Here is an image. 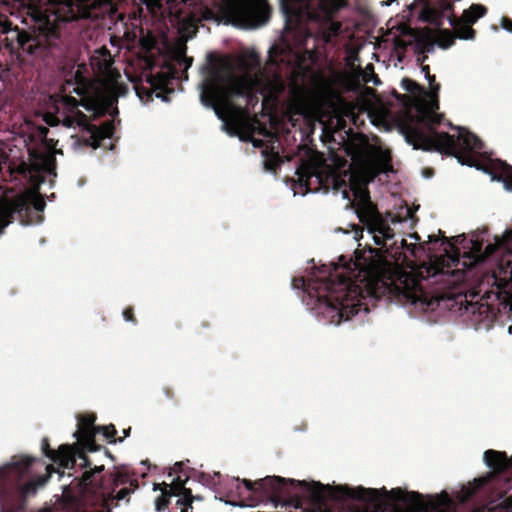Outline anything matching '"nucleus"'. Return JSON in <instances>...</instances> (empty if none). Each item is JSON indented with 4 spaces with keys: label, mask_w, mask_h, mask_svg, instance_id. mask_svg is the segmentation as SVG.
I'll use <instances>...</instances> for the list:
<instances>
[{
    "label": "nucleus",
    "mask_w": 512,
    "mask_h": 512,
    "mask_svg": "<svg viewBox=\"0 0 512 512\" xmlns=\"http://www.w3.org/2000/svg\"><path fill=\"white\" fill-rule=\"evenodd\" d=\"M237 481L244 485L253 504L271 502L275 507H293L301 512H328L329 501L347 505L351 512H449V494L445 491L424 497L401 488L387 491L385 487L330 486L281 476Z\"/></svg>",
    "instance_id": "1"
},
{
    "label": "nucleus",
    "mask_w": 512,
    "mask_h": 512,
    "mask_svg": "<svg viewBox=\"0 0 512 512\" xmlns=\"http://www.w3.org/2000/svg\"><path fill=\"white\" fill-rule=\"evenodd\" d=\"M354 269L331 273L323 279L295 277L294 288H301L331 314L337 324L356 315L361 300L386 298L390 301L409 302L429 308L432 304L424 294L421 284L415 279H405L397 284L387 262L377 249L370 248L368 256L356 257Z\"/></svg>",
    "instance_id": "2"
},
{
    "label": "nucleus",
    "mask_w": 512,
    "mask_h": 512,
    "mask_svg": "<svg viewBox=\"0 0 512 512\" xmlns=\"http://www.w3.org/2000/svg\"><path fill=\"white\" fill-rule=\"evenodd\" d=\"M41 450L48 459L62 468H73L77 460H81V468H90L79 479L85 502L91 506L89 512H111L119 505V501L129 503L130 495L139 488L138 480L123 468H115L108 477L102 475L99 485H94L96 474L102 473L105 466L100 464L92 468L91 460L76 445L62 444L54 450L50 446L49 438L44 437Z\"/></svg>",
    "instance_id": "3"
},
{
    "label": "nucleus",
    "mask_w": 512,
    "mask_h": 512,
    "mask_svg": "<svg viewBox=\"0 0 512 512\" xmlns=\"http://www.w3.org/2000/svg\"><path fill=\"white\" fill-rule=\"evenodd\" d=\"M444 115L433 110L421 109L416 115L407 114L400 124L406 142L415 150L438 152L457 158L462 165L477 166L473 153L480 152L484 144L479 137L458 127V135L439 132Z\"/></svg>",
    "instance_id": "4"
},
{
    "label": "nucleus",
    "mask_w": 512,
    "mask_h": 512,
    "mask_svg": "<svg viewBox=\"0 0 512 512\" xmlns=\"http://www.w3.org/2000/svg\"><path fill=\"white\" fill-rule=\"evenodd\" d=\"M33 24L29 30H21L6 20L3 33L11 34L6 37V47L10 50L20 49L34 59L55 61L66 53V43L62 35V19L56 13L36 11L32 16Z\"/></svg>",
    "instance_id": "5"
},
{
    "label": "nucleus",
    "mask_w": 512,
    "mask_h": 512,
    "mask_svg": "<svg viewBox=\"0 0 512 512\" xmlns=\"http://www.w3.org/2000/svg\"><path fill=\"white\" fill-rule=\"evenodd\" d=\"M208 63L203 67L205 79L202 84L201 102L214 110L217 117L225 121L232 108L231 97L253 96L254 83L247 76H236L231 62L214 53L207 55Z\"/></svg>",
    "instance_id": "6"
},
{
    "label": "nucleus",
    "mask_w": 512,
    "mask_h": 512,
    "mask_svg": "<svg viewBox=\"0 0 512 512\" xmlns=\"http://www.w3.org/2000/svg\"><path fill=\"white\" fill-rule=\"evenodd\" d=\"M35 457L14 456L10 463L0 467V512H20L27 504V499L42 488L55 471L47 465L46 475L30 478Z\"/></svg>",
    "instance_id": "7"
},
{
    "label": "nucleus",
    "mask_w": 512,
    "mask_h": 512,
    "mask_svg": "<svg viewBox=\"0 0 512 512\" xmlns=\"http://www.w3.org/2000/svg\"><path fill=\"white\" fill-rule=\"evenodd\" d=\"M79 106L93 112L94 118L101 117L106 112L105 108L98 106L94 101L85 98L77 100L71 95H64L56 108L57 115H45L44 120L51 126L57 125L59 122H62L63 126L67 128L79 126L82 131L79 142L82 141L86 146L96 149L100 147L104 139L112 138L115 131L114 123L108 120L102 125L96 126L90 122L86 114L79 110Z\"/></svg>",
    "instance_id": "8"
},
{
    "label": "nucleus",
    "mask_w": 512,
    "mask_h": 512,
    "mask_svg": "<svg viewBox=\"0 0 512 512\" xmlns=\"http://www.w3.org/2000/svg\"><path fill=\"white\" fill-rule=\"evenodd\" d=\"M483 458L485 464L493 470V473H488L487 476L484 477L475 478L472 482L462 486L461 490L456 495L460 503L468 502L479 490L489 484L495 477V474H501L512 468V457L508 458L505 452L489 449L484 452ZM502 480H504V483L500 487V497H503V495L512 490V477H500L498 479L499 482ZM474 512H512V493L500 503L475 510Z\"/></svg>",
    "instance_id": "9"
},
{
    "label": "nucleus",
    "mask_w": 512,
    "mask_h": 512,
    "mask_svg": "<svg viewBox=\"0 0 512 512\" xmlns=\"http://www.w3.org/2000/svg\"><path fill=\"white\" fill-rule=\"evenodd\" d=\"M225 10L232 23L243 28L264 25L271 15L266 0H226Z\"/></svg>",
    "instance_id": "10"
},
{
    "label": "nucleus",
    "mask_w": 512,
    "mask_h": 512,
    "mask_svg": "<svg viewBox=\"0 0 512 512\" xmlns=\"http://www.w3.org/2000/svg\"><path fill=\"white\" fill-rule=\"evenodd\" d=\"M188 481V475L186 479L173 478L170 484L163 483L164 488L162 493L155 500V508L157 512H164L172 505V499L176 498L174 505L169 509V512H188L189 509H193L192 503L194 499L202 500L201 496H193L192 491L185 487Z\"/></svg>",
    "instance_id": "11"
},
{
    "label": "nucleus",
    "mask_w": 512,
    "mask_h": 512,
    "mask_svg": "<svg viewBox=\"0 0 512 512\" xmlns=\"http://www.w3.org/2000/svg\"><path fill=\"white\" fill-rule=\"evenodd\" d=\"M31 204L25 196L0 202V235L16 218L21 224L30 223Z\"/></svg>",
    "instance_id": "12"
},
{
    "label": "nucleus",
    "mask_w": 512,
    "mask_h": 512,
    "mask_svg": "<svg viewBox=\"0 0 512 512\" xmlns=\"http://www.w3.org/2000/svg\"><path fill=\"white\" fill-rule=\"evenodd\" d=\"M96 416L91 415H80L78 416V429L74 433L78 443L75 444L78 448L82 447L81 451L86 452H97L102 448L101 445L97 444L95 437L99 434L98 426L95 425Z\"/></svg>",
    "instance_id": "13"
},
{
    "label": "nucleus",
    "mask_w": 512,
    "mask_h": 512,
    "mask_svg": "<svg viewBox=\"0 0 512 512\" xmlns=\"http://www.w3.org/2000/svg\"><path fill=\"white\" fill-rule=\"evenodd\" d=\"M311 0H281L280 8L285 19L286 29L302 25L309 14Z\"/></svg>",
    "instance_id": "14"
},
{
    "label": "nucleus",
    "mask_w": 512,
    "mask_h": 512,
    "mask_svg": "<svg viewBox=\"0 0 512 512\" xmlns=\"http://www.w3.org/2000/svg\"><path fill=\"white\" fill-rule=\"evenodd\" d=\"M357 197L356 213L368 231L382 218L375 204L372 203L367 189L355 191Z\"/></svg>",
    "instance_id": "15"
},
{
    "label": "nucleus",
    "mask_w": 512,
    "mask_h": 512,
    "mask_svg": "<svg viewBox=\"0 0 512 512\" xmlns=\"http://www.w3.org/2000/svg\"><path fill=\"white\" fill-rule=\"evenodd\" d=\"M164 68L166 69L165 71H160L147 77L151 92L155 93L157 97L163 98V93L168 91V87L172 80L178 75V69L174 63L166 61Z\"/></svg>",
    "instance_id": "16"
},
{
    "label": "nucleus",
    "mask_w": 512,
    "mask_h": 512,
    "mask_svg": "<svg viewBox=\"0 0 512 512\" xmlns=\"http://www.w3.org/2000/svg\"><path fill=\"white\" fill-rule=\"evenodd\" d=\"M90 65L95 74L103 78L114 77V59L106 46L96 49L90 56Z\"/></svg>",
    "instance_id": "17"
},
{
    "label": "nucleus",
    "mask_w": 512,
    "mask_h": 512,
    "mask_svg": "<svg viewBox=\"0 0 512 512\" xmlns=\"http://www.w3.org/2000/svg\"><path fill=\"white\" fill-rule=\"evenodd\" d=\"M393 170L391 156L382 155L367 166V172L371 180H374L381 173H388Z\"/></svg>",
    "instance_id": "18"
},
{
    "label": "nucleus",
    "mask_w": 512,
    "mask_h": 512,
    "mask_svg": "<svg viewBox=\"0 0 512 512\" xmlns=\"http://www.w3.org/2000/svg\"><path fill=\"white\" fill-rule=\"evenodd\" d=\"M374 234L375 244L385 245V239H391L394 236L393 229L385 222L383 218L379 220L370 230Z\"/></svg>",
    "instance_id": "19"
},
{
    "label": "nucleus",
    "mask_w": 512,
    "mask_h": 512,
    "mask_svg": "<svg viewBox=\"0 0 512 512\" xmlns=\"http://www.w3.org/2000/svg\"><path fill=\"white\" fill-rule=\"evenodd\" d=\"M84 11L83 17L90 16L89 10L111 11L115 8V0H79Z\"/></svg>",
    "instance_id": "20"
},
{
    "label": "nucleus",
    "mask_w": 512,
    "mask_h": 512,
    "mask_svg": "<svg viewBox=\"0 0 512 512\" xmlns=\"http://www.w3.org/2000/svg\"><path fill=\"white\" fill-rule=\"evenodd\" d=\"M492 179L502 182L506 190L512 191V166L500 161L492 173Z\"/></svg>",
    "instance_id": "21"
},
{
    "label": "nucleus",
    "mask_w": 512,
    "mask_h": 512,
    "mask_svg": "<svg viewBox=\"0 0 512 512\" xmlns=\"http://www.w3.org/2000/svg\"><path fill=\"white\" fill-rule=\"evenodd\" d=\"M450 25L454 27L456 36L460 39H473L475 30L471 27L472 24L464 22L463 19H459L454 15L449 17Z\"/></svg>",
    "instance_id": "22"
},
{
    "label": "nucleus",
    "mask_w": 512,
    "mask_h": 512,
    "mask_svg": "<svg viewBox=\"0 0 512 512\" xmlns=\"http://www.w3.org/2000/svg\"><path fill=\"white\" fill-rule=\"evenodd\" d=\"M487 13V8L481 4H472L469 9L465 10L462 15L464 22L474 24L477 20Z\"/></svg>",
    "instance_id": "23"
},
{
    "label": "nucleus",
    "mask_w": 512,
    "mask_h": 512,
    "mask_svg": "<svg viewBox=\"0 0 512 512\" xmlns=\"http://www.w3.org/2000/svg\"><path fill=\"white\" fill-rule=\"evenodd\" d=\"M469 244V251L464 253L465 256L476 263L483 262V240L478 237L472 238Z\"/></svg>",
    "instance_id": "24"
},
{
    "label": "nucleus",
    "mask_w": 512,
    "mask_h": 512,
    "mask_svg": "<svg viewBox=\"0 0 512 512\" xmlns=\"http://www.w3.org/2000/svg\"><path fill=\"white\" fill-rule=\"evenodd\" d=\"M437 43L439 47L447 49L454 45L455 35L449 29H439L437 34Z\"/></svg>",
    "instance_id": "25"
},
{
    "label": "nucleus",
    "mask_w": 512,
    "mask_h": 512,
    "mask_svg": "<svg viewBox=\"0 0 512 512\" xmlns=\"http://www.w3.org/2000/svg\"><path fill=\"white\" fill-rule=\"evenodd\" d=\"M196 473L194 469H186L185 463L183 461L176 462L171 468L169 472V476L175 475L174 478H178L181 476V479H186V475H188V479L192 477V474Z\"/></svg>",
    "instance_id": "26"
},
{
    "label": "nucleus",
    "mask_w": 512,
    "mask_h": 512,
    "mask_svg": "<svg viewBox=\"0 0 512 512\" xmlns=\"http://www.w3.org/2000/svg\"><path fill=\"white\" fill-rule=\"evenodd\" d=\"M500 272L503 273L504 276L500 277V278L495 276L494 281L500 290H504L507 287L508 283L510 281H512V264H511V262L508 261L506 268H500Z\"/></svg>",
    "instance_id": "27"
},
{
    "label": "nucleus",
    "mask_w": 512,
    "mask_h": 512,
    "mask_svg": "<svg viewBox=\"0 0 512 512\" xmlns=\"http://www.w3.org/2000/svg\"><path fill=\"white\" fill-rule=\"evenodd\" d=\"M99 433H101L109 443L122 442L123 438H116L117 430L113 424H109L106 426H98Z\"/></svg>",
    "instance_id": "28"
},
{
    "label": "nucleus",
    "mask_w": 512,
    "mask_h": 512,
    "mask_svg": "<svg viewBox=\"0 0 512 512\" xmlns=\"http://www.w3.org/2000/svg\"><path fill=\"white\" fill-rule=\"evenodd\" d=\"M439 235L441 236L442 244H447L451 247L452 250H454L455 253H459L458 249L456 248L457 244H461L462 242L466 241V238L464 235H458L453 236L451 238H448L444 235V233L439 230Z\"/></svg>",
    "instance_id": "29"
},
{
    "label": "nucleus",
    "mask_w": 512,
    "mask_h": 512,
    "mask_svg": "<svg viewBox=\"0 0 512 512\" xmlns=\"http://www.w3.org/2000/svg\"><path fill=\"white\" fill-rule=\"evenodd\" d=\"M173 58H174V61L176 62V64L179 66V68H184L185 70H187L189 67H191V65L193 63V58L188 57L185 54L184 50L177 51L174 54Z\"/></svg>",
    "instance_id": "30"
},
{
    "label": "nucleus",
    "mask_w": 512,
    "mask_h": 512,
    "mask_svg": "<svg viewBox=\"0 0 512 512\" xmlns=\"http://www.w3.org/2000/svg\"><path fill=\"white\" fill-rule=\"evenodd\" d=\"M140 45L146 52H152L157 48V40L152 35H147L140 39Z\"/></svg>",
    "instance_id": "31"
},
{
    "label": "nucleus",
    "mask_w": 512,
    "mask_h": 512,
    "mask_svg": "<svg viewBox=\"0 0 512 512\" xmlns=\"http://www.w3.org/2000/svg\"><path fill=\"white\" fill-rule=\"evenodd\" d=\"M402 87L410 93H419L422 91V87L412 79L404 78L402 80Z\"/></svg>",
    "instance_id": "32"
},
{
    "label": "nucleus",
    "mask_w": 512,
    "mask_h": 512,
    "mask_svg": "<svg viewBox=\"0 0 512 512\" xmlns=\"http://www.w3.org/2000/svg\"><path fill=\"white\" fill-rule=\"evenodd\" d=\"M279 164L278 153H273L270 157L266 158L264 162L265 169L268 171H275Z\"/></svg>",
    "instance_id": "33"
},
{
    "label": "nucleus",
    "mask_w": 512,
    "mask_h": 512,
    "mask_svg": "<svg viewBox=\"0 0 512 512\" xmlns=\"http://www.w3.org/2000/svg\"><path fill=\"white\" fill-rule=\"evenodd\" d=\"M214 477H220V473H215L214 476L201 472L198 474V481L203 485L210 486L215 484Z\"/></svg>",
    "instance_id": "34"
},
{
    "label": "nucleus",
    "mask_w": 512,
    "mask_h": 512,
    "mask_svg": "<svg viewBox=\"0 0 512 512\" xmlns=\"http://www.w3.org/2000/svg\"><path fill=\"white\" fill-rule=\"evenodd\" d=\"M426 79L428 80L429 82V85H430V88H431V92L432 94L437 97L438 96V92L440 90V84L436 83V77L435 75H432V74H429L427 76H425Z\"/></svg>",
    "instance_id": "35"
},
{
    "label": "nucleus",
    "mask_w": 512,
    "mask_h": 512,
    "mask_svg": "<svg viewBox=\"0 0 512 512\" xmlns=\"http://www.w3.org/2000/svg\"><path fill=\"white\" fill-rule=\"evenodd\" d=\"M123 317L126 321L137 324V319L134 315V308L132 306H128L124 309Z\"/></svg>",
    "instance_id": "36"
},
{
    "label": "nucleus",
    "mask_w": 512,
    "mask_h": 512,
    "mask_svg": "<svg viewBox=\"0 0 512 512\" xmlns=\"http://www.w3.org/2000/svg\"><path fill=\"white\" fill-rule=\"evenodd\" d=\"M298 175H299L300 185L305 186L308 190H310L309 180L312 177V175L309 174L308 172H304V171H300V170H298Z\"/></svg>",
    "instance_id": "37"
},
{
    "label": "nucleus",
    "mask_w": 512,
    "mask_h": 512,
    "mask_svg": "<svg viewBox=\"0 0 512 512\" xmlns=\"http://www.w3.org/2000/svg\"><path fill=\"white\" fill-rule=\"evenodd\" d=\"M347 6V0H331L330 9L332 12H337Z\"/></svg>",
    "instance_id": "38"
},
{
    "label": "nucleus",
    "mask_w": 512,
    "mask_h": 512,
    "mask_svg": "<svg viewBox=\"0 0 512 512\" xmlns=\"http://www.w3.org/2000/svg\"><path fill=\"white\" fill-rule=\"evenodd\" d=\"M31 204L33 208L37 211H43L46 206L45 201L41 195L34 197Z\"/></svg>",
    "instance_id": "39"
},
{
    "label": "nucleus",
    "mask_w": 512,
    "mask_h": 512,
    "mask_svg": "<svg viewBox=\"0 0 512 512\" xmlns=\"http://www.w3.org/2000/svg\"><path fill=\"white\" fill-rule=\"evenodd\" d=\"M498 249V245L496 244H488L483 250V261L490 258Z\"/></svg>",
    "instance_id": "40"
},
{
    "label": "nucleus",
    "mask_w": 512,
    "mask_h": 512,
    "mask_svg": "<svg viewBox=\"0 0 512 512\" xmlns=\"http://www.w3.org/2000/svg\"><path fill=\"white\" fill-rule=\"evenodd\" d=\"M341 30V24L339 22L331 21L329 24V31L331 35L337 36Z\"/></svg>",
    "instance_id": "41"
},
{
    "label": "nucleus",
    "mask_w": 512,
    "mask_h": 512,
    "mask_svg": "<svg viewBox=\"0 0 512 512\" xmlns=\"http://www.w3.org/2000/svg\"><path fill=\"white\" fill-rule=\"evenodd\" d=\"M501 25L503 29L512 32V20L508 17H502Z\"/></svg>",
    "instance_id": "42"
},
{
    "label": "nucleus",
    "mask_w": 512,
    "mask_h": 512,
    "mask_svg": "<svg viewBox=\"0 0 512 512\" xmlns=\"http://www.w3.org/2000/svg\"><path fill=\"white\" fill-rule=\"evenodd\" d=\"M163 392L165 394V396L169 399H174L175 397V394H174V391L171 387H164L163 388Z\"/></svg>",
    "instance_id": "43"
},
{
    "label": "nucleus",
    "mask_w": 512,
    "mask_h": 512,
    "mask_svg": "<svg viewBox=\"0 0 512 512\" xmlns=\"http://www.w3.org/2000/svg\"><path fill=\"white\" fill-rule=\"evenodd\" d=\"M86 88H87V85L86 84H80L78 85V87H76L74 89V91L78 94V95H83L86 91Z\"/></svg>",
    "instance_id": "44"
},
{
    "label": "nucleus",
    "mask_w": 512,
    "mask_h": 512,
    "mask_svg": "<svg viewBox=\"0 0 512 512\" xmlns=\"http://www.w3.org/2000/svg\"><path fill=\"white\" fill-rule=\"evenodd\" d=\"M245 98L247 99V103L251 104V105H254L255 103L258 102V98L256 96V92L254 89H253V96L245 97Z\"/></svg>",
    "instance_id": "45"
},
{
    "label": "nucleus",
    "mask_w": 512,
    "mask_h": 512,
    "mask_svg": "<svg viewBox=\"0 0 512 512\" xmlns=\"http://www.w3.org/2000/svg\"><path fill=\"white\" fill-rule=\"evenodd\" d=\"M142 90L146 92V95L148 96V98H150V97H151L150 92H149L148 90H146V88H144V87H137V88H136V91H137V94L139 95V97H140L141 99H143V96H142Z\"/></svg>",
    "instance_id": "46"
},
{
    "label": "nucleus",
    "mask_w": 512,
    "mask_h": 512,
    "mask_svg": "<svg viewBox=\"0 0 512 512\" xmlns=\"http://www.w3.org/2000/svg\"><path fill=\"white\" fill-rule=\"evenodd\" d=\"M210 326H211V325H210V322H208V321H202V322H201V324H200V328H201V329H200V330H197V333H199V334H200V333L202 332V331H201L202 329H208V328H210Z\"/></svg>",
    "instance_id": "47"
},
{
    "label": "nucleus",
    "mask_w": 512,
    "mask_h": 512,
    "mask_svg": "<svg viewBox=\"0 0 512 512\" xmlns=\"http://www.w3.org/2000/svg\"><path fill=\"white\" fill-rule=\"evenodd\" d=\"M49 132L47 127L41 126L39 128V133L41 136L46 137L47 133Z\"/></svg>",
    "instance_id": "48"
},
{
    "label": "nucleus",
    "mask_w": 512,
    "mask_h": 512,
    "mask_svg": "<svg viewBox=\"0 0 512 512\" xmlns=\"http://www.w3.org/2000/svg\"><path fill=\"white\" fill-rule=\"evenodd\" d=\"M421 70H422V72H424L425 76H427V75L431 74V73H430V67H429V65H423V64H422V66H421Z\"/></svg>",
    "instance_id": "49"
},
{
    "label": "nucleus",
    "mask_w": 512,
    "mask_h": 512,
    "mask_svg": "<svg viewBox=\"0 0 512 512\" xmlns=\"http://www.w3.org/2000/svg\"><path fill=\"white\" fill-rule=\"evenodd\" d=\"M335 187L339 188L340 184H345L343 180H341L339 177H334L333 179Z\"/></svg>",
    "instance_id": "50"
},
{
    "label": "nucleus",
    "mask_w": 512,
    "mask_h": 512,
    "mask_svg": "<svg viewBox=\"0 0 512 512\" xmlns=\"http://www.w3.org/2000/svg\"><path fill=\"white\" fill-rule=\"evenodd\" d=\"M104 450V453L107 457L111 458L113 461L115 460L114 456L110 453V451L108 449H106L105 447H102L100 450Z\"/></svg>",
    "instance_id": "51"
},
{
    "label": "nucleus",
    "mask_w": 512,
    "mask_h": 512,
    "mask_svg": "<svg viewBox=\"0 0 512 512\" xmlns=\"http://www.w3.org/2000/svg\"><path fill=\"white\" fill-rule=\"evenodd\" d=\"M439 241V238L437 235H430L429 236V242L430 243H434V242H438Z\"/></svg>",
    "instance_id": "52"
},
{
    "label": "nucleus",
    "mask_w": 512,
    "mask_h": 512,
    "mask_svg": "<svg viewBox=\"0 0 512 512\" xmlns=\"http://www.w3.org/2000/svg\"><path fill=\"white\" fill-rule=\"evenodd\" d=\"M130 432H131V427H128L127 429H124L123 430V434H124V437H128L130 435Z\"/></svg>",
    "instance_id": "53"
},
{
    "label": "nucleus",
    "mask_w": 512,
    "mask_h": 512,
    "mask_svg": "<svg viewBox=\"0 0 512 512\" xmlns=\"http://www.w3.org/2000/svg\"><path fill=\"white\" fill-rule=\"evenodd\" d=\"M373 82H374V84H376V85L380 83V80H379V78L377 77V75H374V76H373Z\"/></svg>",
    "instance_id": "54"
},
{
    "label": "nucleus",
    "mask_w": 512,
    "mask_h": 512,
    "mask_svg": "<svg viewBox=\"0 0 512 512\" xmlns=\"http://www.w3.org/2000/svg\"><path fill=\"white\" fill-rule=\"evenodd\" d=\"M445 10L452 11L453 10V4H446Z\"/></svg>",
    "instance_id": "55"
},
{
    "label": "nucleus",
    "mask_w": 512,
    "mask_h": 512,
    "mask_svg": "<svg viewBox=\"0 0 512 512\" xmlns=\"http://www.w3.org/2000/svg\"><path fill=\"white\" fill-rule=\"evenodd\" d=\"M433 174V170L432 169H429L425 172V176L429 177Z\"/></svg>",
    "instance_id": "56"
},
{
    "label": "nucleus",
    "mask_w": 512,
    "mask_h": 512,
    "mask_svg": "<svg viewBox=\"0 0 512 512\" xmlns=\"http://www.w3.org/2000/svg\"><path fill=\"white\" fill-rule=\"evenodd\" d=\"M256 147H261L263 145L262 140H259V142L254 143Z\"/></svg>",
    "instance_id": "57"
},
{
    "label": "nucleus",
    "mask_w": 512,
    "mask_h": 512,
    "mask_svg": "<svg viewBox=\"0 0 512 512\" xmlns=\"http://www.w3.org/2000/svg\"><path fill=\"white\" fill-rule=\"evenodd\" d=\"M256 147H261L263 145L262 140H259V142L254 143Z\"/></svg>",
    "instance_id": "58"
},
{
    "label": "nucleus",
    "mask_w": 512,
    "mask_h": 512,
    "mask_svg": "<svg viewBox=\"0 0 512 512\" xmlns=\"http://www.w3.org/2000/svg\"><path fill=\"white\" fill-rule=\"evenodd\" d=\"M312 176H316V178H319V175H316L314 173H310Z\"/></svg>",
    "instance_id": "59"
},
{
    "label": "nucleus",
    "mask_w": 512,
    "mask_h": 512,
    "mask_svg": "<svg viewBox=\"0 0 512 512\" xmlns=\"http://www.w3.org/2000/svg\"><path fill=\"white\" fill-rule=\"evenodd\" d=\"M438 108H439V105H438V103L436 102V104H435V109H438Z\"/></svg>",
    "instance_id": "60"
}]
</instances>
